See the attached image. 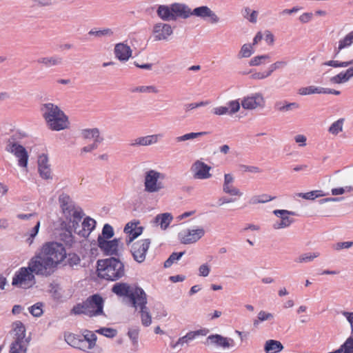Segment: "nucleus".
<instances>
[{"instance_id": "9d476101", "label": "nucleus", "mask_w": 353, "mask_h": 353, "mask_svg": "<svg viewBox=\"0 0 353 353\" xmlns=\"http://www.w3.org/2000/svg\"><path fill=\"white\" fill-rule=\"evenodd\" d=\"M165 174L155 170H149L144 176V190L148 193H157L165 189L162 180L165 179Z\"/></svg>"}, {"instance_id": "8fccbe9b", "label": "nucleus", "mask_w": 353, "mask_h": 353, "mask_svg": "<svg viewBox=\"0 0 353 353\" xmlns=\"http://www.w3.org/2000/svg\"><path fill=\"white\" fill-rule=\"evenodd\" d=\"M82 337L90 344V347H94L97 341V336L93 332L85 330Z\"/></svg>"}, {"instance_id": "603ef678", "label": "nucleus", "mask_w": 353, "mask_h": 353, "mask_svg": "<svg viewBox=\"0 0 353 353\" xmlns=\"http://www.w3.org/2000/svg\"><path fill=\"white\" fill-rule=\"evenodd\" d=\"M340 348L342 353H353V337H349Z\"/></svg>"}, {"instance_id": "4d7b16f0", "label": "nucleus", "mask_w": 353, "mask_h": 353, "mask_svg": "<svg viewBox=\"0 0 353 353\" xmlns=\"http://www.w3.org/2000/svg\"><path fill=\"white\" fill-rule=\"evenodd\" d=\"M133 92L158 93L159 90L154 85L139 86L133 90Z\"/></svg>"}, {"instance_id": "393cba45", "label": "nucleus", "mask_w": 353, "mask_h": 353, "mask_svg": "<svg viewBox=\"0 0 353 353\" xmlns=\"http://www.w3.org/2000/svg\"><path fill=\"white\" fill-rule=\"evenodd\" d=\"M124 232L128 234V238L126 239V243L128 244L142 233L143 228L137 227L136 223L130 222L125 226Z\"/></svg>"}, {"instance_id": "4be33fe9", "label": "nucleus", "mask_w": 353, "mask_h": 353, "mask_svg": "<svg viewBox=\"0 0 353 353\" xmlns=\"http://www.w3.org/2000/svg\"><path fill=\"white\" fill-rule=\"evenodd\" d=\"M114 52L120 61H127L132 57V50L128 45L119 43L115 45Z\"/></svg>"}, {"instance_id": "e433bc0d", "label": "nucleus", "mask_w": 353, "mask_h": 353, "mask_svg": "<svg viewBox=\"0 0 353 353\" xmlns=\"http://www.w3.org/2000/svg\"><path fill=\"white\" fill-rule=\"evenodd\" d=\"M253 47L250 43L243 44L239 52L238 57L239 59L250 57L254 53Z\"/></svg>"}, {"instance_id": "49530a36", "label": "nucleus", "mask_w": 353, "mask_h": 353, "mask_svg": "<svg viewBox=\"0 0 353 353\" xmlns=\"http://www.w3.org/2000/svg\"><path fill=\"white\" fill-rule=\"evenodd\" d=\"M269 59L270 56L268 54L256 56L250 59L249 65L250 66H257L265 63L266 61Z\"/></svg>"}, {"instance_id": "f704fd0d", "label": "nucleus", "mask_w": 353, "mask_h": 353, "mask_svg": "<svg viewBox=\"0 0 353 353\" xmlns=\"http://www.w3.org/2000/svg\"><path fill=\"white\" fill-rule=\"evenodd\" d=\"M88 34L90 36H94L97 38H101L103 37H112L114 34V32L110 28H104L103 30H97L95 29H92L88 32Z\"/></svg>"}, {"instance_id": "09e8293b", "label": "nucleus", "mask_w": 353, "mask_h": 353, "mask_svg": "<svg viewBox=\"0 0 353 353\" xmlns=\"http://www.w3.org/2000/svg\"><path fill=\"white\" fill-rule=\"evenodd\" d=\"M81 336H78L72 333L65 335V341L66 343L73 347H76L78 345L79 339Z\"/></svg>"}, {"instance_id": "c756f323", "label": "nucleus", "mask_w": 353, "mask_h": 353, "mask_svg": "<svg viewBox=\"0 0 353 353\" xmlns=\"http://www.w3.org/2000/svg\"><path fill=\"white\" fill-rule=\"evenodd\" d=\"M172 219L173 216L172 214L170 213L165 212L157 214L155 216L153 223L157 225H160L162 230H165L168 228Z\"/></svg>"}, {"instance_id": "4468645a", "label": "nucleus", "mask_w": 353, "mask_h": 353, "mask_svg": "<svg viewBox=\"0 0 353 353\" xmlns=\"http://www.w3.org/2000/svg\"><path fill=\"white\" fill-rule=\"evenodd\" d=\"M273 214L279 219L272 225L274 230H281L290 227L294 222L290 215H295V212L287 210H274Z\"/></svg>"}, {"instance_id": "ea45409f", "label": "nucleus", "mask_w": 353, "mask_h": 353, "mask_svg": "<svg viewBox=\"0 0 353 353\" xmlns=\"http://www.w3.org/2000/svg\"><path fill=\"white\" fill-rule=\"evenodd\" d=\"M344 119H339L334 121L329 128V132L332 134L336 135L343 130Z\"/></svg>"}, {"instance_id": "a211bd4d", "label": "nucleus", "mask_w": 353, "mask_h": 353, "mask_svg": "<svg viewBox=\"0 0 353 353\" xmlns=\"http://www.w3.org/2000/svg\"><path fill=\"white\" fill-rule=\"evenodd\" d=\"M265 101L263 95L260 93H254L245 97L242 101V107L245 110H253L264 106Z\"/></svg>"}, {"instance_id": "c85d7f7f", "label": "nucleus", "mask_w": 353, "mask_h": 353, "mask_svg": "<svg viewBox=\"0 0 353 353\" xmlns=\"http://www.w3.org/2000/svg\"><path fill=\"white\" fill-rule=\"evenodd\" d=\"M37 63L46 68H51L61 65L63 63V59L58 55L43 57L37 59Z\"/></svg>"}, {"instance_id": "338daca9", "label": "nucleus", "mask_w": 353, "mask_h": 353, "mask_svg": "<svg viewBox=\"0 0 353 353\" xmlns=\"http://www.w3.org/2000/svg\"><path fill=\"white\" fill-rule=\"evenodd\" d=\"M313 18L312 12H304L299 16V20L302 23H307L312 21Z\"/></svg>"}, {"instance_id": "5701e85b", "label": "nucleus", "mask_w": 353, "mask_h": 353, "mask_svg": "<svg viewBox=\"0 0 353 353\" xmlns=\"http://www.w3.org/2000/svg\"><path fill=\"white\" fill-rule=\"evenodd\" d=\"M207 341L210 344H213L223 348L233 347L234 343L232 339L224 337L220 334H211L208 336Z\"/></svg>"}, {"instance_id": "58836bf2", "label": "nucleus", "mask_w": 353, "mask_h": 353, "mask_svg": "<svg viewBox=\"0 0 353 353\" xmlns=\"http://www.w3.org/2000/svg\"><path fill=\"white\" fill-rule=\"evenodd\" d=\"M206 134H207L206 132H190V133H188L184 135L176 137V142H182V141H188V140H192V139L200 137Z\"/></svg>"}, {"instance_id": "72a5a7b5", "label": "nucleus", "mask_w": 353, "mask_h": 353, "mask_svg": "<svg viewBox=\"0 0 353 353\" xmlns=\"http://www.w3.org/2000/svg\"><path fill=\"white\" fill-rule=\"evenodd\" d=\"M264 349L267 353H271L270 352H279L283 349V346L278 341L268 340L265 343Z\"/></svg>"}, {"instance_id": "2eb2a0df", "label": "nucleus", "mask_w": 353, "mask_h": 353, "mask_svg": "<svg viewBox=\"0 0 353 353\" xmlns=\"http://www.w3.org/2000/svg\"><path fill=\"white\" fill-rule=\"evenodd\" d=\"M150 245V240L149 239L137 241L132 245L130 251L133 259L137 262L141 263L145 261Z\"/></svg>"}, {"instance_id": "bf43d9fd", "label": "nucleus", "mask_w": 353, "mask_h": 353, "mask_svg": "<svg viewBox=\"0 0 353 353\" xmlns=\"http://www.w3.org/2000/svg\"><path fill=\"white\" fill-rule=\"evenodd\" d=\"M113 235L114 231L112 227L109 224H105L102 230V234L100 236L107 240L112 238Z\"/></svg>"}, {"instance_id": "39448f33", "label": "nucleus", "mask_w": 353, "mask_h": 353, "mask_svg": "<svg viewBox=\"0 0 353 353\" xmlns=\"http://www.w3.org/2000/svg\"><path fill=\"white\" fill-rule=\"evenodd\" d=\"M97 272L99 277L114 281L125 275V267L119 259L110 257L97 261Z\"/></svg>"}, {"instance_id": "f3484780", "label": "nucleus", "mask_w": 353, "mask_h": 353, "mask_svg": "<svg viewBox=\"0 0 353 353\" xmlns=\"http://www.w3.org/2000/svg\"><path fill=\"white\" fill-rule=\"evenodd\" d=\"M172 34L173 29L168 23L159 22L153 26L152 34L155 41H167Z\"/></svg>"}, {"instance_id": "37998d69", "label": "nucleus", "mask_w": 353, "mask_h": 353, "mask_svg": "<svg viewBox=\"0 0 353 353\" xmlns=\"http://www.w3.org/2000/svg\"><path fill=\"white\" fill-rule=\"evenodd\" d=\"M273 197H271L268 194H262L259 196H252L250 199L249 203L252 205H256L258 203H263L268 201H270L273 199Z\"/></svg>"}, {"instance_id": "3c124183", "label": "nucleus", "mask_w": 353, "mask_h": 353, "mask_svg": "<svg viewBox=\"0 0 353 353\" xmlns=\"http://www.w3.org/2000/svg\"><path fill=\"white\" fill-rule=\"evenodd\" d=\"M40 228V221H37V224L32 228L28 233V237L26 239V242L31 245L33 243L34 237L37 235Z\"/></svg>"}, {"instance_id": "e2e57ef3", "label": "nucleus", "mask_w": 353, "mask_h": 353, "mask_svg": "<svg viewBox=\"0 0 353 353\" xmlns=\"http://www.w3.org/2000/svg\"><path fill=\"white\" fill-rule=\"evenodd\" d=\"M227 105V107L229 108V114H233L240 109V103L236 100L231 101Z\"/></svg>"}, {"instance_id": "cd10ccee", "label": "nucleus", "mask_w": 353, "mask_h": 353, "mask_svg": "<svg viewBox=\"0 0 353 353\" xmlns=\"http://www.w3.org/2000/svg\"><path fill=\"white\" fill-rule=\"evenodd\" d=\"M81 134L83 139L85 140H93V143H97V144L101 143L103 140V139L100 137L99 130L96 128L83 129L81 130Z\"/></svg>"}, {"instance_id": "b1692460", "label": "nucleus", "mask_w": 353, "mask_h": 353, "mask_svg": "<svg viewBox=\"0 0 353 353\" xmlns=\"http://www.w3.org/2000/svg\"><path fill=\"white\" fill-rule=\"evenodd\" d=\"M162 137L161 134H152L145 137H140L135 139L130 144L132 146H148L155 144L159 139Z\"/></svg>"}, {"instance_id": "680f3d73", "label": "nucleus", "mask_w": 353, "mask_h": 353, "mask_svg": "<svg viewBox=\"0 0 353 353\" xmlns=\"http://www.w3.org/2000/svg\"><path fill=\"white\" fill-rule=\"evenodd\" d=\"M40 176L43 179H52L51 170L50 166L38 168Z\"/></svg>"}, {"instance_id": "6ab92c4d", "label": "nucleus", "mask_w": 353, "mask_h": 353, "mask_svg": "<svg viewBox=\"0 0 353 353\" xmlns=\"http://www.w3.org/2000/svg\"><path fill=\"white\" fill-rule=\"evenodd\" d=\"M6 150L13 154L18 159L19 166L26 168L28 165V154L23 145H18L14 148H6Z\"/></svg>"}, {"instance_id": "864d4df0", "label": "nucleus", "mask_w": 353, "mask_h": 353, "mask_svg": "<svg viewBox=\"0 0 353 353\" xmlns=\"http://www.w3.org/2000/svg\"><path fill=\"white\" fill-rule=\"evenodd\" d=\"M97 333H99L108 338H113L114 337L117 332L115 329L110 328V327H102L96 331Z\"/></svg>"}, {"instance_id": "7ed1b4c3", "label": "nucleus", "mask_w": 353, "mask_h": 353, "mask_svg": "<svg viewBox=\"0 0 353 353\" xmlns=\"http://www.w3.org/2000/svg\"><path fill=\"white\" fill-rule=\"evenodd\" d=\"M40 110L50 130L60 131L69 127L68 117L58 105L52 103H45L41 105Z\"/></svg>"}, {"instance_id": "6e6552de", "label": "nucleus", "mask_w": 353, "mask_h": 353, "mask_svg": "<svg viewBox=\"0 0 353 353\" xmlns=\"http://www.w3.org/2000/svg\"><path fill=\"white\" fill-rule=\"evenodd\" d=\"M41 253L52 261L53 265L57 268L66 257V252L64 246L57 242H47L43 245Z\"/></svg>"}, {"instance_id": "6e6d98bb", "label": "nucleus", "mask_w": 353, "mask_h": 353, "mask_svg": "<svg viewBox=\"0 0 353 353\" xmlns=\"http://www.w3.org/2000/svg\"><path fill=\"white\" fill-rule=\"evenodd\" d=\"M239 168L243 172H250L254 174L261 172V170L257 166L240 164Z\"/></svg>"}, {"instance_id": "79ce46f5", "label": "nucleus", "mask_w": 353, "mask_h": 353, "mask_svg": "<svg viewBox=\"0 0 353 353\" xmlns=\"http://www.w3.org/2000/svg\"><path fill=\"white\" fill-rule=\"evenodd\" d=\"M223 191L225 194L231 196H241L243 195V193L239 190V189L234 187L233 184L223 185Z\"/></svg>"}, {"instance_id": "c03bdc74", "label": "nucleus", "mask_w": 353, "mask_h": 353, "mask_svg": "<svg viewBox=\"0 0 353 353\" xmlns=\"http://www.w3.org/2000/svg\"><path fill=\"white\" fill-rule=\"evenodd\" d=\"M139 332L140 328L139 326H133L128 330V336L132 341L133 345H137L138 343Z\"/></svg>"}, {"instance_id": "0e129e2a", "label": "nucleus", "mask_w": 353, "mask_h": 353, "mask_svg": "<svg viewBox=\"0 0 353 353\" xmlns=\"http://www.w3.org/2000/svg\"><path fill=\"white\" fill-rule=\"evenodd\" d=\"M257 318L261 321H270L274 319V315L272 313L267 312L261 310L259 312Z\"/></svg>"}, {"instance_id": "774afa93", "label": "nucleus", "mask_w": 353, "mask_h": 353, "mask_svg": "<svg viewBox=\"0 0 353 353\" xmlns=\"http://www.w3.org/2000/svg\"><path fill=\"white\" fill-rule=\"evenodd\" d=\"M210 272V265L207 263L202 264L199 268V276L206 277L209 275Z\"/></svg>"}, {"instance_id": "bb28decb", "label": "nucleus", "mask_w": 353, "mask_h": 353, "mask_svg": "<svg viewBox=\"0 0 353 353\" xmlns=\"http://www.w3.org/2000/svg\"><path fill=\"white\" fill-rule=\"evenodd\" d=\"M352 77H353V67L349 68L345 71H342L331 77L330 82L332 84H341L347 82Z\"/></svg>"}, {"instance_id": "7c9ffc66", "label": "nucleus", "mask_w": 353, "mask_h": 353, "mask_svg": "<svg viewBox=\"0 0 353 353\" xmlns=\"http://www.w3.org/2000/svg\"><path fill=\"white\" fill-rule=\"evenodd\" d=\"M353 43V31L348 33L343 39L339 41V46L335 49V54H338L343 49L350 47Z\"/></svg>"}, {"instance_id": "c9c22d12", "label": "nucleus", "mask_w": 353, "mask_h": 353, "mask_svg": "<svg viewBox=\"0 0 353 353\" xmlns=\"http://www.w3.org/2000/svg\"><path fill=\"white\" fill-rule=\"evenodd\" d=\"M242 15L245 19H247L250 22L255 23L257 21L258 12L252 10L250 8L246 7L242 10Z\"/></svg>"}, {"instance_id": "412c9836", "label": "nucleus", "mask_w": 353, "mask_h": 353, "mask_svg": "<svg viewBox=\"0 0 353 353\" xmlns=\"http://www.w3.org/2000/svg\"><path fill=\"white\" fill-rule=\"evenodd\" d=\"M207 334L205 330L201 329L196 331H190L185 336L180 337L178 341L173 344H171L172 348H176L178 346H183L185 344H188L190 341L194 340L199 336H205Z\"/></svg>"}, {"instance_id": "a878e982", "label": "nucleus", "mask_w": 353, "mask_h": 353, "mask_svg": "<svg viewBox=\"0 0 353 353\" xmlns=\"http://www.w3.org/2000/svg\"><path fill=\"white\" fill-rule=\"evenodd\" d=\"M82 230H79V231L77 230L75 233H77L79 236L82 237H88L91 232L96 227V221L94 219L87 216L84 219L82 223Z\"/></svg>"}, {"instance_id": "9b49d317", "label": "nucleus", "mask_w": 353, "mask_h": 353, "mask_svg": "<svg viewBox=\"0 0 353 353\" xmlns=\"http://www.w3.org/2000/svg\"><path fill=\"white\" fill-rule=\"evenodd\" d=\"M35 274L28 267H22L16 272L12 284L22 288H28L35 283Z\"/></svg>"}, {"instance_id": "f8f14e48", "label": "nucleus", "mask_w": 353, "mask_h": 353, "mask_svg": "<svg viewBox=\"0 0 353 353\" xmlns=\"http://www.w3.org/2000/svg\"><path fill=\"white\" fill-rule=\"evenodd\" d=\"M98 246L105 255L119 256V247L123 246V243L120 239H114L113 240H106L101 236L97 239Z\"/></svg>"}, {"instance_id": "0eeeda50", "label": "nucleus", "mask_w": 353, "mask_h": 353, "mask_svg": "<svg viewBox=\"0 0 353 353\" xmlns=\"http://www.w3.org/2000/svg\"><path fill=\"white\" fill-rule=\"evenodd\" d=\"M29 269L37 276L48 277L54 274L57 268L53 265L52 261L48 260L41 252L33 256L28 263Z\"/></svg>"}, {"instance_id": "dca6fc26", "label": "nucleus", "mask_w": 353, "mask_h": 353, "mask_svg": "<svg viewBox=\"0 0 353 353\" xmlns=\"http://www.w3.org/2000/svg\"><path fill=\"white\" fill-rule=\"evenodd\" d=\"M212 168L201 160L195 161L190 167V172L194 179H208L212 176Z\"/></svg>"}, {"instance_id": "de8ad7c7", "label": "nucleus", "mask_w": 353, "mask_h": 353, "mask_svg": "<svg viewBox=\"0 0 353 353\" xmlns=\"http://www.w3.org/2000/svg\"><path fill=\"white\" fill-rule=\"evenodd\" d=\"M184 252H173L169 258L165 261L164 267L170 268L175 261L179 260L184 254Z\"/></svg>"}, {"instance_id": "f257e3e1", "label": "nucleus", "mask_w": 353, "mask_h": 353, "mask_svg": "<svg viewBox=\"0 0 353 353\" xmlns=\"http://www.w3.org/2000/svg\"><path fill=\"white\" fill-rule=\"evenodd\" d=\"M158 17L164 21H175L179 18L186 19L191 16L200 17L210 23L219 22V17L209 7L202 6L191 10L184 3H174L169 6L160 5L157 10Z\"/></svg>"}, {"instance_id": "ddd939ff", "label": "nucleus", "mask_w": 353, "mask_h": 353, "mask_svg": "<svg viewBox=\"0 0 353 353\" xmlns=\"http://www.w3.org/2000/svg\"><path fill=\"white\" fill-rule=\"evenodd\" d=\"M205 230L203 228L199 227L196 229H185L181 230L178 237L183 244H192L197 242L205 235Z\"/></svg>"}, {"instance_id": "13d9d810", "label": "nucleus", "mask_w": 353, "mask_h": 353, "mask_svg": "<svg viewBox=\"0 0 353 353\" xmlns=\"http://www.w3.org/2000/svg\"><path fill=\"white\" fill-rule=\"evenodd\" d=\"M42 303H37L29 307V312L36 317L41 316L43 314Z\"/></svg>"}, {"instance_id": "473e14b6", "label": "nucleus", "mask_w": 353, "mask_h": 353, "mask_svg": "<svg viewBox=\"0 0 353 353\" xmlns=\"http://www.w3.org/2000/svg\"><path fill=\"white\" fill-rule=\"evenodd\" d=\"M319 256L320 253L319 252L303 253L296 257L294 261L297 263H306L314 261Z\"/></svg>"}, {"instance_id": "1a4fd4ad", "label": "nucleus", "mask_w": 353, "mask_h": 353, "mask_svg": "<svg viewBox=\"0 0 353 353\" xmlns=\"http://www.w3.org/2000/svg\"><path fill=\"white\" fill-rule=\"evenodd\" d=\"M14 341L10 344L9 353H27L28 342L25 340L26 328L19 321L12 323Z\"/></svg>"}, {"instance_id": "5fc2aeb1", "label": "nucleus", "mask_w": 353, "mask_h": 353, "mask_svg": "<svg viewBox=\"0 0 353 353\" xmlns=\"http://www.w3.org/2000/svg\"><path fill=\"white\" fill-rule=\"evenodd\" d=\"M208 103H209L208 101H200L198 103H186L183 105V108H184V110L185 111V112H188L195 108L205 106Z\"/></svg>"}, {"instance_id": "a18cd8bd", "label": "nucleus", "mask_w": 353, "mask_h": 353, "mask_svg": "<svg viewBox=\"0 0 353 353\" xmlns=\"http://www.w3.org/2000/svg\"><path fill=\"white\" fill-rule=\"evenodd\" d=\"M321 190H313L306 193H299L298 196L307 200H314V199L324 196Z\"/></svg>"}, {"instance_id": "20e7f679", "label": "nucleus", "mask_w": 353, "mask_h": 353, "mask_svg": "<svg viewBox=\"0 0 353 353\" xmlns=\"http://www.w3.org/2000/svg\"><path fill=\"white\" fill-rule=\"evenodd\" d=\"M59 203L65 221L74 227V232H77L84 215L82 209L76 205L70 196L65 193L59 195Z\"/></svg>"}, {"instance_id": "69168bd1", "label": "nucleus", "mask_w": 353, "mask_h": 353, "mask_svg": "<svg viewBox=\"0 0 353 353\" xmlns=\"http://www.w3.org/2000/svg\"><path fill=\"white\" fill-rule=\"evenodd\" d=\"M353 245V241L339 242L334 245L336 250H341L342 249H348Z\"/></svg>"}, {"instance_id": "f03ea898", "label": "nucleus", "mask_w": 353, "mask_h": 353, "mask_svg": "<svg viewBox=\"0 0 353 353\" xmlns=\"http://www.w3.org/2000/svg\"><path fill=\"white\" fill-rule=\"evenodd\" d=\"M112 292L119 296L128 297L132 306L136 310L139 309L141 324L143 326L148 327L152 324V316L146 305L147 294L141 288L127 283H117L113 285Z\"/></svg>"}, {"instance_id": "a19ab883", "label": "nucleus", "mask_w": 353, "mask_h": 353, "mask_svg": "<svg viewBox=\"0 0 353 353\" xmlns=\"http://www.w3.org/2000/svg\"><path fill=\"white\" fill-rule=\"evenodd\" d=\"M324 65L331 66L333 68H346L350 65H353V59L348 61H339L330 60L323 63Z\"/></svg>"}, {"instance_id": "052dcab7", "label": "nucleus", "mask_w": 353, "mask_h": 353, "mask_svg": "<svg viewBox=\"0 0 353 353\" xmlns=\"http://www.w3.org/2000/svg\"><path fill=\"white\" fill-rule=\"evenodd\" d=\"M75 348L79 349L86 352H89L90 350L93 349V347H90V344L82 337L79 339L78 345Z\"/></svg>"}, {"instance_id": "2f4dec72", "label": "nucleus", "mask_w": 353, "mask_h": 353, "mask_svg": "<svg viewBox=\"0 0 353 353\" xmlns=\"http://www.w3.org/2000/svg\"><path fill=\"white\" fill-rule=\"evenodd\" d=\"M24 137V134L19 132H14L8 138L6 148H14L21 145V141Z\"/></svg>"}, {"instance_id": "423d86ee", "label": "nucleus", "mask_w": 353, "mask_h": 353, "mask_svg": "<svg viewBox=\"0 0 353 353\" xmlns=\"http://www.w3.org/2000/svg\"><path fill=\"white\" fill-rule=\"evenodd\" d=\"M104 301L99 294H93L85 301L73 307L72 312L74 314H85L90 317L103 314Z\"/></svg>"}, {"instance_id": "4c0bfd02", "label": "nucleus", "mask_w": 353, "mask_h": 353, "mask_svg": "<svg viewBox=\"0 0 353 353\" xmlns=\"http://www.w3.org/2000/svg\"><path fill=\"white\" fill-rule=\"evenodd\" d=\"M322 87H316V86H308L301 88L299 90V94L301 95H309L313 94H321Z\"/></svg>"}, {"instance_id": "aec40b11", "label": "nucleus", "mask_w": 353, "mask_h": 353, "mask_svg": "<svg viewBox=\"0 0 353 353\" xmlns=\"http://www.w3.org/2000/svg\"><path fill=\"white\" fill-rule=\"evenodd\" d=\"M60 230L62 231L59 234L60 239L66 245H72L74 243V236L72 232H74V227L70 223H67L65 221H61L60 223Z\"/></svg>"}]
</instances>
